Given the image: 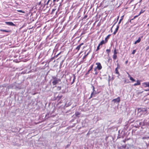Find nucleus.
Here are the masks:
<instances>
[{
	"instance_id": "obj_1",
	"label": "nucleus",
	"mask_w": 149,
	"mask_h": 149,
	"mask_svg": "<svg viewBox=\"0 0 149 149\" xmlns=\"http://www.w3.org/2000/svg\"><path fill=\"white\" fill-rule=\"evenodd\" d=\"M53 81L52 84L54 86L56 84L58 83L59 82L61 81V80L57 78L56 77H52Z\"/></svg>"
},
{
	"instance_id": "obj_2",
	"label": "nucleus",
	"mask_w": 149,
	"mask_h": 149,
	"mask_svg": "<svg viewBox=\"0 0 149 149\" xmlns=\"http://www.w3.org/2000/svg\"><path fill=\"white\" fill-rule=\"evenodd\" d=\"M120 101V98L119 97H118L117 98L113 99L112 100V102H113L114 103H119Z\"/></svg>"
},
{
	"instance_id": "obj_3",
	"label": "nucleus",
	"mask_w": 149,
	"mask_h": 149,
	"mask_svg": "<svg viewBox=\"0 0 149 149\" xmlns=\"http://www.w3.org/2000/svg\"><path fill=\"white\" fill-rule=\"evenodd\" d=\"M96 64L97 65V68L99 70H100L102 68V66L101 65V64L100 63H96Z\"/></svg>"
},
{
	"instance_id": "obj_4",
	"label": "nucleus",
	"mask_w": 149,
	"mask_h": 149,
	"mask_svg": "<svg viewBox=\"0 0 149 149\" xmlns=\"http://www.w3.org/2000/svg\"><path fill=\"white\" fill-rule=\"evenodd\" d=\"M6 24L10 26H15V24H14L12 22H6Z\"/></svg>"
},
{
	"instance_id": "obj_5",
	"label": "nucleus",
	"mask_w": 149,
	"mask_h": 149,
	"mask_svg": "<svg viewBox=\"0 0 149 149\" xmlns=\"http://www.w3.org/2000/svg\"><path fill=\"white\" fill-rule=\"evenodd\" d=\"M136 82H137V83H135L133 85L134 86H136L140 85V84H141L140 81L139 80H137L136 81Z\"/></svg>"
},
{
	"instance_id": "obj_6",
	"label": "nucleus",
	"mask_w": 149,
	"mask_h": 149,
	"mask_svg": "<svg viewBox=\"0 0 149 149\" xmlns=\"http://www.w3.org/2000/svg\"><path fill=\"white\" fill-rule=\"evenodd\" d=\"M83 44H83V43H81V44H79V45L78 46H77V47L76 48V49H77V51H79V49H80V47H81V46L82 45H83Z\"/></svg>"
},
{
	"instance_id": "obj_7",
	"label": "nucleus",
	"mask_w": 149,
	"mask_h": 149,
	"mask_svg": "<svg viewBox=\"0 0 149 149\" xmlns=\"http://www.w3.org/2000/svg\"><path fill=\"white\" fill-rule=\"evenodd\" d=\"M143 84L145 85V87H149V82H144L143 83Z\"/></svg>"
},
{
	"instance_id": "obj_8",
	"label": "nucleus",
	"mask_w": 149,
	"mask_h": 149,
	"mask_svg": "<svg viewBox=\"0 0 149 149\" xmlns=\"http://www.w3.org/2000/svg\"><path fill=\"white\" fill-rule=\"evenodd\" d=\"M141 40V38L140 37H139V38L138 39L134 42V44H136L137 43H138L140 42Z\"/></svg>"
},
{
	"instance_id": "obj_9",
	"label": "nucleus",
	"mask_w": 149,
	"mask_h": 149,
	"mask_svg": "<svg viewBox=\"0 0 149 149\" xmlns=\"http://www.w3.org/2000/svg\"><path fill=\"white\" fill-rule=\"evenodd\" d=\"M93 65H91V66L90 67V69L88 70V71L87 72V73H86V74H89V72L90 71H91L92 69L93 68Z\"/></svg>"
},
{
	"instance_id": "obj_10",
	"label": "nucleus",
	"mask_w": 149,
	"mask_h": 149,
	"mask_svg": "<svg viewBox=\"0 0 149 149\" xmlns=\"http://www.w3.org/2000/svg\"><path fill=\"white\" fill-rule=\"evenodd\" d=\"M110 35H108L107 37L105 38V42H107V40L109 38V36H110Z\"/></svg>"
},
{
	"instance_id": "obj_11",
	"label": "nucleus",
	"mask_w": 149,
	"mask_h": 149,
	"mask_svg": "<svg viewBox=\"0 0 149 149\" xmlns=\"http://www.w3.org/2000/svg\"><path fill=\"white\" fill-rule=\"evenodd\" d=\"M146 111L147 109L146 108H144L142 110V111H143V113L144 114L146 113Z\"/></svg>"
},
{
	"instance_id": "obj_12",
	"label": "nucleus",
	"mask_w": 149,
	"mask_h": 149,
	"mask_svg": "<svg viewBox=\"0 0 149 149\" xmlns=\"http://www.w3.org/2000/svg\"><path fill=\"white\" fill-rule=\"evenodd\" d=\"M129 77H130V79L133 82L135 81V80L130 75H129Z\"/></svg>"
},
{
	"instance_id": "obj_13",
	"label": "nucleus",
	"mask_w": 149,
	"mask_h": 149,
	"mask_svg": "<svg viewBox=\"0 0 149 149\" xmlns=\"http://www.w3.org/2000/svg\"><path fill=\"white\" fill-rule=\"evenodd\" d=\"M105 43L104 41V40H102L100 43L99 44V46L102 45L103 44Z\"/></svg>"
},
{
	"instance_id": "obj_14",
	"label": "nucleus",
	"mask_w": 149,
	"mask_h": 149,
	"mask_svg": "<svg viewBox=\"0 0 149 149\" xmlns=\"http://www.w3.org/2000/svg\"><path fill=\"white\" fill-rule=\"evenodd\" d=\"M118 67H117L116 68L115 70V73L117 74H119V72L118 71Z\"/></svg>"
},
{
	"instance_id": "obj_15",
	"label": "nucleus",
	"mask_w": 149,
	"mask_h": 149,
	"mask_svg": "<svg viewBox=\"0 0 149 149\" xmlns=\"http://www.w3.org/2000/svg\"><path fill=\"white\" fill-rule=\"evenodd\" d=\"M80 114V113L79 112H76L75 113V115L77 116H78Z\"/></svg>"
},
{
	"instance_id": "obj_16",
	"label": "nucleus",
	"mask_w": 149,
	"mask_h": 149,
	"mask_svg": "<svg viewBox=\"0 0 149 149\" xmlns=\"http://www.w3.org/2000/svg\"><path fill=\"white\" fill-rule=\"evenodd\" d=\"M1 31H3V32H7V33H8L10 32V31L6 30H2V29H1Z\"/></svg>"
},
{
	"instance_id": "obj_17",
	"label": "nucleus",
	"mask_w": 149,
	"mask_h": 149,
	"mask_svg": "<svg viewBox=\"0 0 149 149\" xmlns=\"http://www.w3.org/2000/svg\"><path fill=\"white\" fill-rule=\"evenodd\" d=\"M144 10L141 9L140 12L139 14L138 15H139L143 13L144 12Z\"/></svg>"
},
{
	"instance_id": "obj_18",
	"label": "nucleus",
	"mask_w": 149,
	"mask_h": 149,
	"mask_svg": "<svg viewBox=\"0 0 149 149\" xmlns=\"http://www.w3.org/2000/svg\"><path fill=\"white\" fill-rule=\"evenodd\" d=\"M97 68H95L94 69V71L95 72L94 74H97Z\"/></svg>"
},
{
	"instance_id": "obj_19",
	"label": "nucleus",
	"mask_w": 149,
	"mask_h": 149,
	"mask_svg": "<svg viewBox=\"0 0 149 149\" xmlns=\"http://www.w3.org/2000/svg\"><path fill=\"white\" fill-rule=\"evenodd\" d=\"M62 97V95H61V96H58L57 97V98L58 99V100H59Z\"/></svg>"
},
{
	"instance_id": "obj_20",
	"label": "nucleus",
	"mask_w": 149,
	"mask_h": 149,
	"mask_svg": "<svg viewBox=\"0 0 149 149\" xmlns=\"http://www.w3.org/2000/svg\"><path fill=\"white\" fill-rule=\"evenodd\" d=\"M117 58V56L116 55L114 54L113 56V58L114 60L116 59Z\"/></svg>"
},
{
	"instance_id": "obj_21",
	"label": "nucleus",
	"mask_w": 149,
	"mask_h": 149,
	"mask_svg": "<svg viewBox=\"0 0 149 149\" xmlns=\"http://www.w3.org/2000/svg\"><path fill=\"white\" fill-rule=\"evenodd\" d=\"M119 25H117V27L116 28L115 30L117 31H118V29L119 28Z\"/></svg>"
},
{
	"instance_id": "obj_22",
	"label": "nucleus",
	"mask_w": 149,
	"mask_h": 149,
	"mask_svg": "<svg viewBox=\"0 0 149 149\" xmlns=\"http://www.w3.org/2000/svg\"><path fill=\"white\" fill-rule=\"evenodd\" d=\"M73 76L74 78H73L72 81H73V82H74V81H75V76L74 74H73Z\"/></svg>"
},
{
	"instance_id": "obj_23",
	"label": "nucleus",
	"mask_w": 149,
	"mask_h": 149,
	"mask_svg": "<svg viewBox=\"0 0 149 149\" xmlns=\"http://www.w3.org/2000/svg\"><path fill=\"white\" fill-rule=\"evenodd\" d=\"M94 95V93H93V92L91 94V96H90L89 99H90L92 97L93 95Z\"/></svg>"
},
{
	"instance_id": "obj_24",
	"label": "nucleus",
	"mask_w": 149,
	"mask_h": 149,
	"mask_svg": "<svg viewBox=\"0 0 149 149\" xmlns=\"http://www.w3.org/2000/svg\"><path fill=\"white\" fill-rule=\"evenodd\" d=\"M123 19V18H121V19H120L119 21V22L118 23V25H119V24L120 23L121 21L122 20V19Z\"/></svg>"
},
{
	"instance_id": "obj_25",
	"label": "nucleus",
	"mask_w": 149,
	"mask_h": 149,
	"mask_svg": "<svg viewBox=\"0 0 149 149\" xmlns=\"http://www.w3.org/2000/svg\"><path fill=\"white\" fill-rule=\"evenodd\" d=\"M136 52V50H134L132 52V54H134Z\"/></svg>"
},
{
	"instance_id": "obj_26",
	"label": "nucleus",
	"mask_w": 149,
	"mask_h": 149,
	"mask_svg": "<svg viewBox=\"0 0 149 149\" xmlns=\"http://www.w3.org/2000/svg\"><path fill=\"white\" fill-rule=\"evenodd\" d=\"M57 88L58 90H60L61 89V86H58L57 87Z\"/></svg>"
},
{
	"instance_id": "obj_27",
	"label": "nucleus",
	"mask_w": 149,
	"mask_h": 149,
	"mask_svg": "<svg viewBox=\"0 0 149 149\" xmlns=\"http://www.w3.org/2000/svg\"><path fill=\"white\" fill-rule=\"evenodd\" d=\"M106 51L107 52V53L109 54V53L110 52V49H107L106 50Z\"/></svg>"
},
{
	"instance_id": "obj_28",
	"label": "nucleus",
	"mask_w": 149,
	"mask_h": 149,
	"mask_svg": "<svg viewBox=\"0 0 149 149\" xmlns=\"http://www.w3.org/2000/svg\"><path fill=\"white\" fill-rule=\"evenodd\" d=\"M17 11L18 12H20V13H24V12H23V11H22V10H17Z\"/></svg>"
},
{
	"instance_id": "obj_29",
	"label": "nucleus",
	"mask_w": 149,
	"mask_h": 149,
	"mask_svg": "<svg viewBox=\"0 0 149 149\" xmlns=\"http://www.w3.org/2000/svg\"><path fill=\"white\" fill-rule=\"evenodd\" d=\"M117 54V52H116V49H115L114 51V54L116 55Z\"/></svg>"
},
{
	"instance_id": "obj_30",
	"label": "nucleus",
	"mask_w": 149,
	"mask_h": 149,
	"mask_svg": "<svg viewBox=\"0 0 149 149\" xmlns=\"http://www.w3.org/2000/svg\"><path fill=\"white\" fill-rule=\"evenodd\" d=\"M100 46H99V45H98V46L97 47V49H96V51H97V50H98L99 49H100V48H99Z\"/></svg>"
},
{
	"instance_id": "obj_31",
	"label": "nucleus",
	"mask_w": 149,
	"mask_h": 149,
	"mask_svg": "<svg viewBox=\"0 0 149 149\" xmlns=\"http://www.w3.org/2000/svg\"><path fill=\"white\" fill-rule=\"evenodd\" d=\"M117 31H114V32L113 33V35H115L116 34V32H117Z\"/></svg>"
},
{
	"instance_id": "obj_32",
	"label": "nucleus",
	"mask_w": 149,
	"mask_h": 149,
	"mask_svg": "<svg viewBox=\"0 0 149 149\" xmlns=\"http://www.w3.org/2000/svg\"><path fill=\"white\" fill-rule=\"evenodd\" d=\"M93 93H94V91H95V88H94V87L93 86Z\"/></svg>"
},
{
	"instance_id": "obj_33",
	"label": "nucleus",
	"mask_w": 149,
	"mask_h": 149,
	"mask_svg": "<svg viewBox=\"0 0 149 149\" xmlns=\"http://www.w3.org/2000/svg\"><path fill=\"white\" fill-rule=\"evenodd\" d=\"M149 49V46L147 47L146 49V50L147 51Z\"/></svg>"
},
{
	"instance_id": "obj_34",
	"label": "nucleus",
	"mask_w": 149,
	"mask_h": 149,
	"mask_svg": "<svg viewBox=\"0 0 149 149\" xmlns=\"http://www.w3.org/2000/svg\"><path fill=\"white\" fill-rule=\"evenodd\" d=\"M117 22H115V23L113 24V26H112V28L113 27V26L115 25V24L116 23H117Z\"/></svg>"
},
{
	"instance_id": "obj_35",
	"label": "nucleus",
	"mask_w": 149,
	"mask_h": 149,
	"mask_svg": "<svg viewBox=\"0 0 149 149\" xmlns=\"http://www.w3.org/2000/svg\"><path fill=\"white\" fill-rule=\"evenodd\" d=\"M89 52H88L85 55V56H87L88 54H89Z\"/></svg>"
},
{
	"instance_id": "obj_36",
	"label": "nucleus",
	"mask_w": 149,
	"mask_h": 149,
	"mask_svg": "<svg viewBox=\"0 0 149 149\" xmlns=\"http://www.w3.org/2000/svg\"><path fill=\"white\" fill-rule=\"evenodd\" d=\"M87 17V15H85L84 17V19H86Z\"/></svg>"
},
{
	"instance_id": "obj_37",
	"label": "nucleus",
	"mask_w": 149,
	"mask_h": 149,
	"mask_svg": "<svg viewBox=\"0 0 149 149\" xmlns=\"http://www.w3.org/2000/svg\"><path fill=\"white\" fill-rule=\"evenodd\" d=\"M139 16V15H136V16H134V18H135L136 17H138V16Z\"/></svg>"
},
{
	"instance_id": "obj_38",
	"label": "nucleus",
	"mask_w": 149,
	"mask_h": 149,
	"mask_svg": "<svg viewBox=\"0 0 149 149\" xmlns=\"http://www.w3.org/2000/svg\"><path fill=\"white\" fill-rule=\"evenodd\" d=\"M145 91H149V89H146V90H145Z\"/></svg>"
},
{
	"instance_id": "obj_39",
	"label": "nucleus",
	"mask_w": 149,
	"mask_h": 149,
	"mask_svg": "<svg viewBox=\"0 0 149 149\" xmlns=\"http://www.w3.org/2000/svg\"><path fill=\"white\" fill-rule=\"evenodd\" d=\"M118 18H119V16H118V18H117V21H116V22H117V21H118Z\"/></svg>"
},
{
	"instance_id": "obj_40",
	"label": "nucleus",
	"mask_w": 149,
	"mask_h": 149,
	"mask_svg": "<svg viewBox=\"0 0 149 149\" xmlns=\"http://www.w3.org/2000/svg\"><path fill=\"white\" fill-rule=\"evenodd\" d=\"M49 2H48V1H47V3H46V4H47V5L49 3Z\"/></svg>"
},
{
	"instance_id": "obj_41",
	"label": "nucleus",
	"mask_w": 149,
	"mask_h": 149,
	"mask_svg": "<svg viewBox=\"0 0 149 149\" xmlns=\"http://www.w3.org/2000/svg\"><path fill=\"white\" fill-rule=\"evenodd\" d=\"M49 2H48V1H47V3H46V4H47V5L49 3Z\"/></svg>"
},
{
	"instance_id": "obj_42",
	"label": "nucleus",
	"mask_w": 149,
	"mask_h": 149,
	"mask_svg": "<svg viewBox=\"0 0 149 149\" xmlns=\"http://www.w3.org/2000/svg\"><path fill=\"white\" fill-rule=\"evenodd\" d=\"M74 82H73V81H72V82L71 83V84H72Z\"/></svg>"
},
{
	"instance_id": "obj_43",
	"label": "nucleus",
	"mask_w": 149,
	"mask_h": 149,
	"mask_svg": "<svg viewBox=\"0 0 149 149\" xmlns=\"http://www.w3.org/2000/svg\"><path fill=\"white\" fill-rule=\"evenodd\" d=\"M74 82H73V81H72V82L71 83V84H72Z\"/></svg>"
},
{
	"instance_id": "obj_44",
	"label": "nucleus",
	"mask_w": 149,
	"mask_h": 149,
	"mask_svg": "<svg viewBox=\"0 0 149 149\" xmlns=\"http://www.w3.org/2000/svg\"><path fill=\"white\" fill-rule=\"evenodd\" d=\"M128 61H127L125 62V63L127 64V63Z\"/></svg>"
},
{
	"instance_id": "obj_45",
	"label": "nucleus",
	"mask_w": 149,
	"mask_h": 149,
	"mask_svg": "<svg viewBox=\"0 0 149 149\" xmlns=\"http://www.w3.org/2000/svg\"><path fill=\"white\" fill-rule=\"evenodd\" d=\"M56 0H53V2H54L55 1H56Z\"/></svg>"
},
{
	"instance_id": "obj_46",
	"label": "nucleus",
	"mask_w": 149,
	"mask_h": 149,
	"mask_svg": "<svg viewBox=\"0 0 149 149\" xmlns=\"http://www.w3.org/2000/svg\"><path fill=\"white\" fill-rule=\"evenodd\" d=\"M134 19V18H133V19H131L130 20V22H131V20H133Z\"/></svg>"
},
{
	"instance_id": "obj_47",
	"label": "nucleus",
	"mask_w": 149,
	"mask_h": 149,
	"mask_svg": "<svg viewBox=\"0 0 149 149\" xmlns=\"http://www.w3.org/2000/svg\"><path fill=\"white\" fill-rule=\"evenodd\" d=\"M59 54H58L57 55H56V56H58V55H59ZM55 57V56L54 57Z\"/></svg>"
},
{
	"instance_id": "obj_48",
	"label": "nucleus",
	"mask_w": 149,
	"mask_h": 149,
	"mask_svg": "<svg viewBox=\"0 0 149 149\" xmlns=\"http://www.w3.org/2000/svg\"><path fill=\"white\" fill-rule=\"evenodd\" d=\"M86 57V56H85L83 58H85Z\"/></svg>"
},
{
	"instance_id": "obj_49",
	"label": "nucleus",
	"mask_w": 149,
	"mask_h": 149,
	"mask_svg": "<svg viewBox=\"0 0 149 149\" xmlns=\"http://www.w3.org/2000/svg\"><path fill=\"white\" fill-rule=\"evenodd\" d=\"M50 0H48V1L49 2L50 1Z\"/></svg>"
},
{
	"instance_id": "obj_50",
	"label": "nucleus",
	"mask_w": 149,
	"mask_h": 149,
	"mask_svg": "<svg viewBox=\"0 0 149 149\" xmlns=\"http://www.w3.org/2000/svg\"><path fill=\"white\" fill-rule=\"evenodd\" d=\"M123 16H122L121 17V18H123Z\"/></svg>"
},
{
	"instance_id": "obj_51",
	"label": "nucleus",
	"mask_w": 149,
	"mask_h": 149,
	"mask_svg": "<svg viewBox=\"0 0 149 149\" xmlns=\"http://www.w3.org/2000/svg\"><path fill=\"white\" fill-rule=\"evenodd\" d=\"M148 26H149V24H148Z\"/></svg>"
}]
</instances>
